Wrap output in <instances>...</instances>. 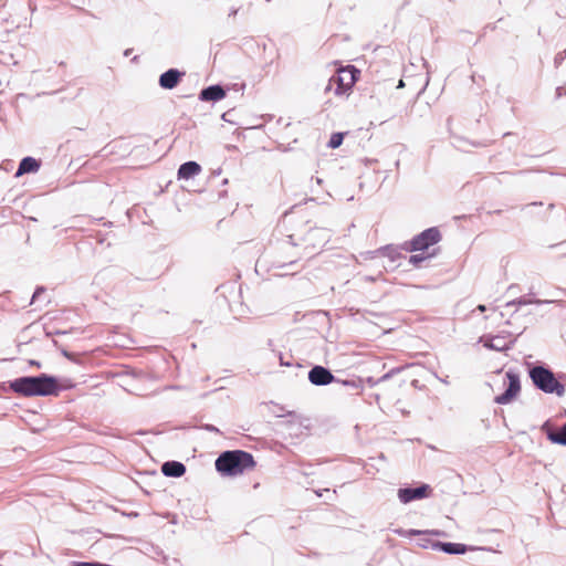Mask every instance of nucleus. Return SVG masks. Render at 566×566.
Instances as JSON below:
<instances>
[{
    "mask_svg": "<svg viewBox=\"0 0 566 566\" xmlns=\"http://www.w3.org/2000/svg\"><path fill=\"white\" fill-rule=\"evenodd\" d=\"M10 388L24 397L57 395L60 391L56 379L45 374L18 378L10 382Z\"/></svg>",
    "mask_w": 566,
    "mask_h": 566,
    "instance_id": "nucleus-1",
    "label": "nucleus"
},
{
    "mask_svg": "<svg viewBox=\"0 0 566 566\" xmlns=\"http://www.w3.org/2000/svg\"><path fill=\"white\" fill-rule=\"evenodd\" d=\"M254 467L255 461L252 454L243 450L226 451L216 460V469L223 475H239Z\"/></svg>",
    "mask_w": 566,
    "mask_h": 566,
    "instance_id": "nucleus-2",
    "label": "nucleus"
},
{
    "mask_svg": "<svg viewBox=\"0 0 566 566\" xmlns=\"http://www.w3.org/2000/svg\"><path fill=\"white\" fill-rule=\"evenodd\" d=\"M359 74V70L353 65L339 67L336 74L328 80L325 91H332L337 97H348L358 81Z\"/></svg>",
    "mask_w": 566,
    "mask_h": 566,
    "instance_id": "nucleus-3",
    "label": "nucleus"
},
{
    "mask_svg": "<svg viewBox=\"0 0 566 566\" xmlns=\"http://www.w3.org/2000/svg\"><path fill=\"white\" fill-rule=\"evenodd\" d=\"M530 378L538 389L546 394H555L558 397L565 394V386L555 377L553 371L543 366L533 367L530 370Z\"/></svg>",
    "mask_w": 566,
    "mask_h": 566,
    "instance_id": "nucleus-4",
    "label": "nucleus"
},
{
    "mask_svg": "<svg viewBox=\"0 0 566 566\" xmlns=\"http://www.w3.org/2000/svg\"><path fill=\"white\" fill-rule=\"evenodd\" d=\"M441 240V233L437 228H429L416 235L409 243L411 252H438L434 245Z\"/></svg>",
    "mask_w": 566,
    "mask_h": 566,
    "instance_id": "nucleus-5",
    "label": "nucleus"
},
{
    "mask_svg": "<svg viewBox=\"0 0 566 566\" xmlns=\"http://www.w3.org/2000/svg\"><path fill=\"white\" fill-rule=\"evenodd\" d=\"M506 378L509 380L506 390L495 397V402L499 405L510 403L521 391L520 378L514 373H506Z\"/></svg>",
    "mask_w": 566,
    "mask_h": 566,
    "instance_id": "nucleus-6",
    "label": "nucleus"
},
{
    "mask_svg": "<svg viewBox=\"0 0 566 566\" xmlns=\"http://www.w3.org/2000/svg\"><path fill=\"white\" fill-rule=\"evenodd\" d=\"M432 493V489L428 484H422L418 488H405L398 490V499L400 502L407 504L411 501L422 500L429 497Z\"/></svg>",
    "mask_w": 566,
    "mask_h": 566,
    "instance_id": "nucleus-7",
    "label": "nucleus"
},
{
    "mask_svg": "<svg viewBox=\"0 0 566 566\" xmlns=\"http://www.w3.org/2000/svg\"><path fill=\"white\" fill-rule=\"evenodd\" d=\"M308 379L313 385L324 386L333 382L334 376L328 369L315 366L310 370Z\"/></svg>",
    "mask_w": 566,
    "mask_h": 566,
    "instance_id": "nucleus-8",
    "label": "nucleus"
},
{
    "mask_svg": "<svg viewBox=\"0 0 566 566\" xmlns=\"http://www.w3.org/2000/svg\"><path fill=\"white\" fill-rule=\"evenodd\" d=\"M181 76H182L181 72H179L176 69H170L160 75L159 85L163 88L172 90L179 84Z\"/></svg>",
    "mask_w": 566,
    "mask_h": 566,
    "instance_id": "nucleus-9",
    "label": "nucleus"
},
{
    "mask_svg": "<svg viewBox=\"0 0 566 566\" xmlns=\"http://www.w3.org/2000/svg\"><path fill=\"white\" fill-rule=\"evenodd\" d=\"M201 166L196 161H187L178 169V179L188 180L201 172Z\"/></svg>",
    "mask_w": 566,
    "mask_h": 566,
    "instance_id": "nucleus-10",
    "label": "nucleus"
},
{
    "mask_svg": "<svg viewBox=\"0 0 566 566\" xmlns=\"http://www.w3.org/2000/svg\"><path fill=\"white\" fill-rule=\"evenodd\" d=\"M226 96L224 90L219 85L209 86L201 91L200 99L206 102H217Z\"/></svg>",
    "mask_w": 566,
    "mask_h": 566,
    "instance_id": "nucleus-11",
    "label": "nucleus"
},
{
    "mask_svg": "<svg viewBox=\"0 0 566 566\" xmlns=\"http://www.w3.org/2000/svg\"><path fill=\"white\" fill-rule=\"evenodd\" d=\"M40 169V163L32 158L25 157L21 160L19 168L15 172V177H20L24 174L36 172Z\"/></svg>",
    "mask_w": 566,
    "mask_h": 566,
    "instance_id": "nucleus-12",
    "label": "nucleus"
},
{
    "mask_svg": "<svg viewBox=\"0 0 566 566\" xmlns=\"http://www.w3.org/2000/svg\"><path fill=\"white\" fill-rule=\"evenodd\" d=\"M481 342L486 348L495 349V350H504L507 348V343L502 336H483L481 337Z\"/></svg>",
    "mask_w": 566,
    "mask_h": 566,
    "instance_id": "nucleus-13",
    "label": "nucleus"
},
{
    "mask_svg": "<svg viewBox=\"0 0 566 566\" xmlns=\"http://www.w3.org/2000/svg\"><path fill=\"white\" fill-rule=\"evenodd\" d=\"M161 471L166 476L179 478L186 472V468L180 462L170 461L163 464Z\"/></svg>",
    "mask_w": 566,
    "mask_h": 566,
    "instance_id": "nucleus-14",
    "label": "nucleus"
},
{
    "mask_svg": "<svg viewBox=\"0 0 566 566\" xmlns=\"http://www.w3.org/2000/svg\"><path fill=\"white\" fill-rule=\"evenodd\" d=\"M433 548H439L448 554H464L467 546L460 543H441L437 542L432 545Z\"/></svg>",
    "mask_w": 566,
    "mask_h": 566,
    "instance_id": "nucleus-15",
    "label": "nucleus"
},
{
    "mask_svg": "<svg viewBox=\"0 0 566 566\" xmlns=\"http://www.w3.org/2000/svg\"><path fill=\"white\" fill-rule=\"evenodd\" d=\"M548 439L557 444L566 446V423L558 431H551Z\"/></svg>",
    "mask_w": 566,
    "mask_h": 566,
    "instance_id": "nucleus-16",
    "label": "nucleus"
},
{
    "mask_svg": "<svg viewBox=\"0 0 566 566\" xmlns=\"http://www.w3.org/2000/svg\"><path fill=\"white\" fill-rule=\"evenodd\" d=\"M434 255H436V252H424V251L423 252H417V253L412 254L409 258V263H411L412 265L417 266L421 262H423L426 260H429V259H431Z\"/></svg>",
    "mask_w": 566,
    "mask_h": 566,
    "instance_id": "nucleus-17",
    "label": "nucleus"
},
{
    "mask_svg": "<svg viewBox=\"0 0 566 566\" xmlns=\"http://www.w3.org/2000/svg\"><path fill=\"white\" fill-rule=\"evenodd\" d=\"M343 139H344V135L342 133H334L329 138L328 147H331L333 149L339 147L343 143Z\"/></svg>",
    "mask_w": 566,
    "mask_h": 566,
    "instance_id": "nucleus-18",
    "label": "nucleus"
},
{
    "mask_svg": "<svg viewBox=\"0 0 566 566\" xmlns=\"http://www.w3.org/2000/svg\"><path fill=\"white\" fill-rule=\"evenodd\" d=\"M476 310L480 311V312H484L485 311V306L484 305H479L476 307Z\"/></svg>",
    "mask_w": 566,
    "mask_h": 566,
    "instance_id": "nucleus-19",
    "label": "nucleus"
},
{
    "mask_svg": "<svg viewBox=\"0 0 566 566\" xmlns=\"http://www.w3.org/2000/svg\"><path fill=\"white\" fill-rule=\"evenodd\" d=\"M30 365L38 366V367L40 366V364L38 361H35V360H30Z\"/></svg>",
    "mask_w": 566,
    "mask_h": 566,
    "instance_id": "nucleus-20",
    "label": "nucleus"
}]
</instances>
